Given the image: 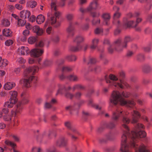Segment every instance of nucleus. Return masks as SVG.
Here are the masks:
<instances>
[{
  "label": "nucleus",
  "mask_w": 152,
  "mask_h": 152,
  "mask_svg": "<svg viewBox=\"0 0 152 152\" xmlns=\"http://www.w3.org/2000/svg\"><path fill=\"white\" fill-rule=\"evenodd\" d=\"M125 114L123 116L122 121L124 123L122 124V127L126 130V132L124 131L121 137V147L120 151L122 152H130L128 145L126 144L127 137L128 135L129 129L128 126L125 124H128L130 122V119L126 117Z\"/></svg>",
  "instance_id": "obj_1"
},
{
  "label": "nucleus",
  "mask_w": 152,
  "mask_h": 152,
  "mask_svg": "<svg viewBox=\"0 0 152 152\" xmlns=\"http://www.w3.org/2000/svg\"><path fill=\"white\" fill-rule=\"evenodd\" d=\"M145 128L144 126L141 124H137L136 127V130L134 132H132L131 134L128 133V135H127L128 137H131L132 141H131L130 145L133 148H134L136 150L138 149V147L136 144L137 140V138L139 137L143 138L146 136V133L144 131H140L138 132L137 129H143Z\"/></svg>",
  "instance_id": "obj_2"
},
{
  "label": "nucleus",
  "mask_w": 152,
  "mask_h": 152,
  "mask_svg": "<svg viewBox=\"0 0 152 152\" xmlns=\"http://www.w3.org/2000/svg\"><path fill=\"white\" fill-rule=\"evenodd\" d=\"M39 70L38 67L37 66L29 67L26 69L23 73V77L25 78L23 79L20 80V83H22L23 82L24 86L26 87H29L31 86V81L34 79L35 80H37V78L36 77L31 76L32 72L34 73L37 72Z\"/></svg>",
  "instance_id": "obj_3"
},
{
  "label": "nucleus",
  "mask_w": 152,
  "mask_h": 152,
  "mask_svg": "<svg viewBox=\"0 0 152 152\" xmlns=\"http://www.w3.org/2000/svg\"><path fill=\"white\" fill-rule=\"evenodd\" d=\"M110 101V103L114 104H117L119 102L121 105H126L128 107L134 106L135 104L133 100H126L122 98L120 93L116 91H114L113 92Z\"/></svg>",
  "instance_id": "obj_4"
},
{
  "label": "nucleus",
  "mask_w": 152,
  "mask_h": 152,
  "mask_svg": "<svg viewBox=\"0 0 152 152\" xmlns=\"http://www.w3.org/2000/svg\"><path fill=\"white\" fill-rule=\"evenodd\" d=\"M110 79L111 81L108 80L107 81V83H110V86H113L115 87H119L122 89H123L124 86L121 84L122 80H120L119 82H117L118 79L115 75H110L109 76Z\"/></svg>",
  "instance_id": "obj_5"
},
{
  "label": "nucleus",
  "mask_w": 152,
  "mask_h": 152,
  "mask_svg": "<svg viewBox=\"0 0 152 152\" xmlns=\"http://www.w3.org/2000/svg\"><path fill=\"white\" fill-rule=\"evenodd\" d=\"M84 40V38L81 36H78L74 39L75 42L77 43V45L76 46H72L70 48V50L73 51H77L80 50L82 46L79 44L80 43L83 42Z\"/></svg>",
  "instance_id": "obj_6"
},
{
  "label": "nucleus",
  "mask_w": 152,
  "mask_h": 152,
  "mask_svg": "<svg viewBox=\"0 0 152 152\" xmlns=\"http://www.w3.org/2000/svg\"><path fill=\"white\" fill-rule=\"evenodd\" d=\"M129 113L126 111H124L121 108H118L113 113L112 119L116 121L118 118L121 115H122L123 116L124 114L127 115Z\"/></svg>",
  "instance_id": "obj_7"
},
{
  "label": "nucleus",
  "mask_w": 152,
  "mask_h": 152,
  "mask_svg": "<svg viewBox=\"0 0 152 152\" xmlns=\"http://www.w3.org/2000/svg\"><path fill=\"white\" fill-rule=\"evenodd\" d=\"M132 40V39L129 36L125 37L124 38V42L123 46L120 45L118 46L116 48V51L118 52H120L122 51L123 48H126L127 43L131 42Z\"/></svg>",
  "instance_id": "obj_8"
},
{
  "label": "nucleus",
  "mask_w": 152,
  "mask_h": 152,
  "mask_svg": "<svg viewBox=\"0 0 152 152\" xmlns=\"http://www.w3.org/2000/svg\"><path fill=\"white\" fill-rule=\"evenodd\" d=\"M44 53V50L42 49L35 48L30 51V55L34 57H38L41 56Z\"/></svg>",
  "instance_id": "obj_9"
},
{
  "label": "nucleus",
  "mask_w": 152,
  "mask_h": 152,
  "mask_svg": "<svg viewBox=\"0 0 152 152\" xmlns=\"http://www.w3.org/2000/svg\"><path fill=\"white\" fill-rule=\"evenodd\" d=\"M50 13H48L47 15L48 18L47 19L45 24V26H47L50 25H53L56 22V18L54 16H50Z\"/></svg>",
  "instance_id": "obj_10"
},
{
  "label": "nucleus",
  "mask_w": 152,
  "mask_h": 152,
  "mask_svg": "<svg viewBox=\"0 0 152 152\" xmlns=\"http://www.w3.org/2000/svg\"><path fill=\"white\" fill-rule=\"evenodd\" d=\"M18 51L19 53L23 55H27L30 52V51L28 48L25 46H21L19 48Z\"/></svg>",
  "instance_id": "obj_11"
},
{
  "label": "nucleus",
  "mask_w": 152,
  "mask_h": 152,
  "mask_svg": "<svg viewBox=\"0 0 152 152\" xmlns=\"http://www.w3.org/2000/svg\"><path fill=\"white\" fill-rule=\"evenodd\" d=\"M132 116V120L131 122L133 123H137L138 121V119L140 117V115L139 113L136 111L134 110L131 113Z\"/></svg>",
  "instance_id": "obj_12"
},
{
  "label": "nucleus",
  "mask_w": 152,
  "mask_h": 152,
  "mask_svg": "<svg viewBox=\"0 0 152 152\" xmlns=\"http://www.w3.org/2000/svg\"><path fill=\"white\" fill-rule=\"evenodd\" d=\"M15 86V84L13 82H7L4 86V88L5 90H9L12 89Z\"/></svg>",
  "instance_id": "obj_13"
},
{
  "label": "nucleus",
  "mask_w": 152,
  "mask_h": 152,
  "mask_svg": "<svg viewBox=\"0 0 152 152\" xmlns=\"http://www.w3.org/2000/svg\"><path fill=\"white\" fill-rule=\"evenodd\" d=\"M99 5L96 1L93 2L91 3L86 10L88 11H91L93 10H96L99 8Z\"/></svg>",
  "instance_id": "obj_14"
},
{
  "label": "nucleus",
  "mask_w": 152,
  "mask_h": 152,
  "mask_svg": "<svg viewBox=\"0 0 152 152\" xmlns=\"http://www.w3.org/2000/svg\"><path fill=\"white\" fill-rule=\"evenodd\" d=\"M16 102L15 101V100L10 99L9 101H7L4 103V106L6 107L11 108L13 107L14 104Z\"/></svg>",
  "instance_id": "obj_15"
},
{
  "label": "nucleus",
  "mask_w": 152,
  "mask_h": 152,
  "mask_svg": "<svg viewBox=\"0 0 152 152\" xmlns=\"http://www.w3.org/2000/svg\"><path fill=\"white\" fill-rule=\"evenodd\" d=\"M102 18L104 19L103 24L104 25L108 26L109 24L108 21L110 18V16L108 14H104L102 16Z\"/></svg>",
  "instance_id": "obj_16"
},
{
  "label": "nucleus",
  "mask_w": 152,
  "mask_h": 152,
  "mask_svg": "<svg viewBox=\"0 0 152 152\" xmlns=\"http://www.w3.org/2000/svg\"><path fill=\"white\" fill-rule=\"evenodd\" d=\"M121 15V13L118 12H115L114 14V20L113 21V23L116 26L119 25L120 22L118 20H116V19L119 18Z\"/></svg>",
  "instance_id": "obj_17"
},
{
  "label": "nucleus",
  "mask_w": 152,
  "mask_h": 152,
  "mask_svg": "<svg viewBox=\"0 0 152 152\" xmlns=\"http://www.w3.org/2000/svg\"><path fill=\"white\" fill-rule=\"evenodd\" d=\"M37 2L34 0H28L27 2L26 6L31 8L35 7L37 5Z\"/></svg>",
  "instance_id": "obj_18"
},
{
  "label": "nucleus",
  "mask_w": 152,
  "mask_h": 152,
  "mask_svg": "<svg viewBox=\"0 0 152 152\" xmlns=\"http://www.w3.org/2000/svg\"><path fill=\"white\" fill-rule=\"evenodd\" d=\"M3 34L6 37H9L12 36V32L9 29H4L3 31Z\"/></svg>",
  "instance_id": "obj_19"
},
{
  "label": "nucleus",
  "mask_w": 152,
  "mask_h": 152,
  "mask_svg": "<svg viewBox=\"0 0 152 152\" xmlns=\"http://www.w3.org/2000/svg\"><path fill=\"white\" fill-rule=\"evenodd\" d=\"M45 20L44 16L42 15H39L37 17L36 21L38 24L43 23Z\"/></svg>",
  "instance_id": "obj_20"
},
{
  "label": "nucleus",
  "mask_w": 152,
  "mask_h": 152,
  "mask_svg": "<svg viewBox=\"0 0 152 152\" xmlns=\"http://www.w3.org/2000/svg\"><path fill=\"white\" fill-rule=\"evenodd\" d=\"M9 94L10 95V99L15 100V101L17 102V99L16 96L17 95V92L16 91H11L9 92Z\"/></svg>",
  "instance_id": "obj_21"
},
{
  "label": "nucleus",
  "mask_w": 152,
  "mask_h": 152,
  "mask_svg": "<svg viewBox=\"0 0 152 152\" xmlns=\"http://www.w3.org/2000/svg\"><path fill=\"white\" fill-rule=\"evenodd\" d=\"M99 42V39H94L92 40V43L91 46V49H94L96 48Z\"/></svg>",
  "instance_id": "obj_22"
},
{
  "label": "nucleus",
  "mask_w": 152,
  "mask_h": 152,
  "mask_svg": "<svg viewBox=\"0 0 152 152\" xmlns=\"http://www.w3.org/2000/svg\"><path fill=\"white\" fill-rule=\"evenodd\" d=\"M139 152H149V151L145 145H142L140 147Z\"/></svg>",
  "instance_id": "obj_23"
},
{
  "label": "nucleus",
  "mask_w": 152,
  "mask_h": 152,
  "mask_svg": "<svg viewBox=\"0 0 152 152\" xmlns=\"http://www.w3.org/2000/svg\"><path fill=\"white\" fill-rule=\"evenodd\" d=\"M5 143L8 145L10 146L12 148H15L16 146L15 143L8 140H6L5 141Z\"/></svg>",
  "instance_id": "obj_24"
},
{
  "label": "nucleus",
  "mask_w": 152,
  "mask_h": 152,
  "mask_svg": "<svg viewBox=\"0 0 152 152\" xmlns=\"http://www.w3.org/2000/svg\"><path fill=\"white\" fill-rule=\"evenodd\" d=\"M128 26H131L132 27H135L137 26V24H136L134 20H131L129 21L127 23Z\"/></svg>",
  "instance_id": "obj_25"
},
{
  "label": "nucleus",
  "mask_w": 152,
  "mask_h": 152,
  "mask_svg": "<svg viewBox=\"0 0 152 152\" xmlns=\"http://www.w3.org/2000/svg\"><path fill=\"white\" fill-rule=\"evenodd\" d=\"M2 24L5 26H8L10 25V23L7 19H4L2 21Z\"/></svg>",
  "instance_id": "obj_26"
},
{
  "label": "nucleus",
  "mask_w": 152,
  "mask_h": 152,
  "mask_svg": "<svg viewBox=\"0 0 152 152\" xmlns=\"http://www.w3.org/2000/svg\"><path fill=\"white\" fill-rule=\"evenodd\" d=\"M26 23V20L22 19H19L18 20V24L19 26H23Z\"/></svg>",
  "instance_id": "obj_27"
},
{
  "label": "nucleus",
  "mask_w": 152,
  "mask_h": 152,
  "mask_svg": "<svg viewBox=\"0 0 152 152\" xmlns=\"http://www.w3.org/2000/svg\"><path fill=\"white\" fill-rule=\"evenodd\" d=\"M67 77L69 80L72 81H77L78 79L77 76L72 75L69 76Z\"/></svg>",
  "instance_id": "obj_28"
},
{
  "label": "nucleus",
  "mask_w": 152,
  "mask_h": 152,
  "mask_svg": "<svg viewBox=\"0 0 152 152\" xmlns=\"http://www.w3.org/2000/svg\"><path fill=\"white\" fill-rule=\"evenodd\" d=\"M36 38L33 37H29L28 39V42L29 44H33L36 42Z\"/></svg>",
  "instance_id": "obj_29"
},
{
  "label": "nucleus",
  "mask_w": 152,
  "mask_h": 152,
  "mask_svg": "<svg viewBox=\"0 0 152 152\" xmlns=\"http://www.w3.org/2000/svg\"><path fill=\"white\" fill-rule=\"evenodd\" d=\"M12 115L11 114L5 115L3 117L4 120L5 121H9L11 119Z\"/></svg>",
  "instance_id": "obj_30"
},
{
  "label": "nucleus",
  "mask_w": 152,
  "mask_h": 152,
  "mask_svg": "<svg viewBox=\"0 0 152 152\" xmlns=\"http://www.w3.org/2000/svg\"><path fill=\"white\" fill-rule=\"evenodd\" d=\"M9 63L8 61L6 59L2 60L1 62L0 63V66L4 67L8 65Z\"/></svg>",
  "instance_id": "obj_31"
},
{
  "label": "nucleus",
  "mask_w": 152,
  "mask_h": 152,
  "mask_svg": "<svg viewBox=\"0 0 152 152\" xmlns=\"http://www.w3.org/2000/svg\"><path fill=\"white\" fill-rule=\"evenodd\" d=\"M73 28L70 26H69L67 29V32L69 33V36L70 35H74V33L73 31Z\"/></svg>",
  "instance_id": "obj_32"
},
{
  "label": "nucleus",
  "mask_w": 152,
  "mask_h": 152,
  "mask_svg": "<svg viewBox=\"0 0 152 152\" xmlns=\"http://www.w3.org/2000/svg\"><path fill=\"white\" fill-rule=\"evenodd\" d=\"M13 40L12 39H8L5 42V45L7 46L12 45L13 43Z\"/></svg>",
  "instance_id": "obj_33"
},
{
  "label": "nucleus",
  "mask_w": 152,
  "mask_h": 152,
  "mask_svg": "<svg viewBox=\"0 0 152 152\" xmlns=\"http://www.w3.org/2000/svg\"><path fill=\"white\" fill-rule=\"evenodd\" d=\"M66 58L69 61H75L76 59V57L75 56H67Z\"/></svg>",
  "instance_id": "obj_34"
},
{
  "label": "nucleus",
  "mask_w": 152,
  "mask_h": 152,
  "mask_svg": "<svg viewBox=\"0 0 152 152\" xmlns=\"http://www.w3.org/2000/svg\"><path fill=\"white\" fill-rule=\"evenodd\" d=\"M94 32L96 34H101L103 32V29L102 28H97L95 30Z\"/></svg>",
  "instance_id": "obj_35"
},
{
  "label": "nucleus",
  "mask_w": 152,
  "mask_h": 152,
  "mask_svg": "<svg viewBox=\"0 0 152 152\" xmlns=\"http://www.w3.org/2000/svg\"><path fill=\"white\" fill-rule=\"evenodd\" d=\"M121 95L125 98H128L130 96V93L129 92H122Z\"/></svg>",
  "instance_id": "obj_36"
},
{
  "label": "nucleus",
  "mask_w": 152,
  "mask_h": 152,
  "mask_svg": "<svg viewBox=\"0 0 152 152\" xmlns=\"http://www.w3.org/2000/svg\"><path fill=\"white\" fill-rule=\"evenodd\" d=\"M22 109V107L20 105H18L16 111L15 112V114H16L18 113H20Z\"/></svg>",
  "instance_id": "obj_37"
},
{
  "label": "nucleus",
  "mask_w": 152,
  "mask_h": 152,
  "mask_svg": "<svg viewBox=\"0 0 152 152\" xmlns=\"http://www.w3.org/2000/svg\"><path fill=\"white\" fill-rule=\"evenodd\" d=\"M24 13H25L24 15L25 19L26 18H28L31 15L30 12L28 10H26V11L24 10Z\"/></svg>",
  "instance_id": "obj_38"
},
{
  "label": "nucleus",
  "mask_w": 152,
  "mask_h": 152,
  "mask_svg": "<svg viewBox=\"0 0 152 152\" xmlns=\"http://www.w3.org/2000/svg\"><path fill=\"white\" fill-rule=\"evenodd\" d=\"M17 61L19 63L22 64L25 62V60L22 58H20L17 60Z\"/></svg>",
  "instance_id": "obj_39"
},
{
  "label": "nucleus",
  "mask_w": 152,
  "mask_h": 152,
  "mask_svg": "<svg viewBox=\"0 0 152 152\" xmlns=\"http://www.w3.org/2000/svg\"><path fill=\"white\" fill-rule=\"evenodd\" d=\"M96 62V59L94 58H91L89 59L88 64H92L95 63Z\"/></svg>",
  "instance_id": "obj_40"
},
{
  "label": "nucleus",
  "mask_w": 152,
  "mask_h": 152,
  "mask_svg": "<svg viewBox=\"0 0 152 152\" xmlns=\"http://www.w3.org/2000/svg\"><path fill=\"white\" fill-rule=\"evenodd\" d=\"M41 150L39 148L34 147L32 148L31 152H40Z\"/></svg>",
  "instance_id": "obj_41"
},
{
  "label": "nucleus",
  "mask_w": 152,
  "mask_h": 152,
  "mask_svg": "<svg viewBox=\"0 0 152 152\" xmlns=\"http://www.w3.org/2000/svg\"><path fill=\"white\" fill-rule=\"evenodd\" d=\"M140 15V13L138 12H137L135 13L134 15H133L132 13H129L128 15V17L129 18H131L133 17V16H138Z\"/></svg>",
  "instance_id": "obj_42"
},
{
  "label": "nucleus",
  "mask_w": 152,
  "mask_h": 152,
  "mask_svg": "<svg viewBox=\"0 0 152 152\" xmlns=\"http://www.w3.org/2000/svg\"><path fill=\"white\" fill-rule=\"evenodd\" d=\"M44 42L42 41H40L38 43L36 44V46L37 47H42L44 46Z\"/></svg>",
  "instance_id": "obj_43"
},
{
  "label": "nucleus",
  "mask_w": 152,
  "mask_h": 152,
  "mask_svg": "<svg viewBox=\"0 0 152 152\" xmlns=\"http://www.w3.org/2000/svg\"><path fill=\"white\" fill-rule=\"evenodd\" d=\"M137 58L138 60L142 61L144 59V56L143 55L140 54L137 56Z\"/></svg>",
  "instance_id": "obj_44"
},
{
  "label": "nucleus",
  "mask_w": 152,
  "mask_h": 152,
  "mask_svg": "<svg viewBox=\"0 0 152 152\" xmlns=\"http://www.w3.org/2000/svg\"><path fill=\"white\" fill-rule=\"evenodd\" d=\"M65 125L69 129H71V128L72 126L70 122H66L65 123Z\"/></svg>",
  "instance_id": "obj_45"
},
{
  "label": "nucleus",
  "mask_w": 152,
  "mask_h": 152,
  "mask_svg": "<svg viewBox=\"0 0 152 152\" xmlns=\"http://www.w3.org/2000/svg\"><path fill=\"white\" fill-rule=\"evenodd\" d=\"M91 15L93 17H98L99 15V13L98 12H93L91 13Z\"/></svg>",
  "instance_id": "obj_46"
},
{
  "label": "nucleus",
  "mask_w": 152,
  "mask_h": 152,
  "mask_svg": "<svg viewBox=\"0 0 152 152\" xmlns=\"http://www.w3.org/2000/svg\"><path fill=\"white\" fill-rule=\"evenodd\" d=\"M100 22V20L99 19H98L97 20H94L92 21V24L93 25H96L99 24Z\"/></svg>",
  "instance_id": "obj_47"
},
{
  "label": "nucleus",
  "mask_w": 152,
  "mask_h": 152,
  "mask_svg": "<svg viewBox=\"0 0 152 152\" xmlns=\"http://www.w3.org/2000/svg\"><path fill=\"white\" fill-rule=\"evenodd\" d=\"M29 31L28 30H25L23 32V34L25 36H27L29 34Z\"/></svg>",
  "instance_id": "obj_48"
},
{
  "label": "nucleus",
  "mask_w": 152,
  "mask_h": 152,
  "mask_svg": "<svg viewBox=\"0 0 152 152\" xmlns=\"http://www.w3.org/2000/svg\"><path fill=\"white\" fill-rule=\"evenodd\" d=\"M66 17L69 20H71L73 17V15L72 14H68L66 15Z\"/></svg>",
  "instance_id": "obj_49"
},
{
  "label": "nucleus",
  "mask_w": 152,
  "mask_h": 152,
  "mask_svg": "<svg viewBox=\"0 0 152 152\" xmlns=\"http://www.w3.org/2000/svg\"><path fill=\"white\" fill-rule=\"evenodd\" d=\"M39 26H36L34 27L33 30L35 33H36L37 32H38V30L39 29Z\"/></svg>",
  "instance_id": "obj_50"
},
{
  "label": "nucleus",
  "mask_w": 152,
  "mask_h": 152,
  "mask_svg": "<svg viewBox=\"0 0 152 152\" xmlns=\"http://www.w3.org/2000/svg\"><path fill=\"white\" fill-rule=\"evenodd\" d=\"M43 33V31L42 29L39 28V29L38 30V32L36 33L37 35H41Z\"/></svg>",
  "instance_id": "obj_51"
},
{
  "label": "nucleus",
  "mask_w": 152,
  "mask_h": 152,
  "mask_svg": "<svg viewBox=\"0 0 152 152\" xmlns=\"http://www.w3.org/2000/svg\"><path fill=\"white\" fill-rule=\"evenodd\" d=\"M147 21L150 23H152V15L148 16L147 19Z\"/></svg>",
  "instance_id": "obj_52"
},
{
  "label": "nucleus",
  "mask_w": 152,
  "mask_h": 152,
  "mask_svg": "<svg viewBox=\"0 0 152 152\" xmlns=\"http://www.w3.org/2000/svg\"><path fill=\"white\" fill-rule=\"evenodd\" d=\"M65 96L67 98H69L70 99H72V98L74 96L72 94L68 93H66L65 94Z\"/></svg>",
  "instance_id": "obj_53"
},
{
  "label": "nucleus",
  "mask_w": 152,
  "mask_h": 152,
  "mask_svg": "<svg viewBox=\"0 0 152 152\" xmlns=\"http://www.w3.org/2000/svg\"><path fill=\"white\" fill-rule=\"evenodd\" d=\"M65 109L67 110L71 111L74 110V108L72 106L69 105L66 106Z\"/></svg>",
  "instance_id": "obj_54"
},
{
  "label": "nucleus",
  "mask_w": 152,
  "mask_h": 152,
  "mask_svg": "<svg viewBox=\"0 0 152 152\" xmlns=\"http://www.w3.org/2000/svg\"><path fill=\"white\" fill-rule=\"evenodd\" d=\"M52 106L51 104L46 102L45 104V108H49L51 107Z\"/></svg>",
  "instance_id": "obj_55"
},
{
  "label": "nucleus",
  "mask_w": 152,
  "mask_h": 152,
  "mask_svg": "<svg viewBox=\"0 0 152 152\" xmlns=\"http://www.w3.org/2000/svg\"><path fill=\"white\" fill-rule=\"evenodd\" d=\"M15 7L16 9L18 10H21L23 9L22 6L18 4H17L15 5Z\"/></svg>",
  "instance_id": "obj_56"
},
{
  "label": "nucleus",
  "mask_w": 152,
  "mask_h": 152,
  "mask_svg": "<svg viewBox=\"0 0 152 152\" xmlns=\"http://www.w3.org/2000/svg\"><path fill=\"white\" fill-rule=\"evenodd\" d=\"M2 112L3 113H4L6 115H8L7 114L9 112L8 109L6 108H3L2 110Z\"/></svg>",
  "instance_id": "obj_57"
},
{
  "label": "nucleus",
  "mask_w": 152,
  "mask_h": 152,
  "mask_svg": "<svg viewBox=\"0 0 152 152\" xmlns=\"http://www.w3.org/2000/svg\"><path fill=\"white\" fill-rule=\"evenodd\" d=\"M36 17L34 15H32L31 16V17L29 19V20L33 22H34L36 19Z\"/></svg>",
  "instance_id": "obj_58"
},
{
  "label": "nucleus",
  "mask_w": 152,
  "mask_h": 152,
  "mask_svg": "<svg viewBox=\"0 0 152 152\" xmlns=\"http://www.w3.org/2000/svg\"><path fill=\"white\" fill-rule=\"evenodd\" d=\"M56 3L55 2H53L51 4V7L52 9H53L55 11H56Z\"/></svg>",
  "instance_id": "obj_59"
},
{
  "label": "nucleus",
  "mask_w": 152,
  "mask_h": 152,
  "mask_svg": "<svg viewBox=\"0 0 152 152\" xmlns=\"http://www.w3.org/2000/svg\"><path fill=\"white\" fill-rule=\"evenodd\" d=\"M26 28L28 30H29L31 29L32 26L29 23H27L26 25Z\"/></svg>",
  "instance_id": "obj_60"
},
{
  "label": "nucleus",
  "mask_w": 152,
  "mask_h": 152,
  "mask_svg": "<svg viewBox=\"0 0 152 152\" xmlns=\"http://www.w3.org/2000/svg\"><path fill=\"white\" fill-rule=\"evenodd\" d=\"M24 13V10L21 11L20 13V17L22 18H25V15Z\"/></svg>",
  "instance_id": "obj_61"
},
{
  "label": "nucleus",
  "mask_w": 152,
  "mask_h": 152,
  "mask_svg": "<svg viewBox=\"0 0 152 152\" xmlns=\"http://www.w3.org/2000/svg\"><path fill=\"white\" fill-rule=\"evenodd\" d=\"M106 138L107 140H111L113 139V137L111 135H107Z\"/></svg>",
  "instance_id": "obj_62"
},
{
  "label": "nucleus",
  "mask_w": 152,
  "mask_h": 152,
  "mask_svg": "<svg viewBox=\"0 0 152 152\" xmlns=\"http://www.w3.org/2000/svg\"><path fill=\"white\" fill-rule=\"evenodd\" d=\"M113 10L115 12H118L119 10V8L116 6H114L113 7Z\"/></svg>",
  "instance_id": "obj_63"
},
{
  "label": "nucleus",
  "mask_w": 152,
  "mask_h": 152,
  "mask_svg": "<svg viewBox=\"0 0 152 152\" xmlns=\"http://www.w3.org/2000/svg\"><path fill=\"white\" fill-rule=\"evenodd\" d=\"M108 49L109 53H113L114 51V50L113 49L111 46H110L108 47Z\"/></svg>",
  "instance_id": "obj_64"
}]
</instances>
